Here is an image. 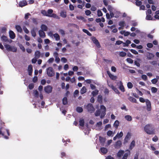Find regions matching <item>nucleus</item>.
I'll return each instance as SVG.
<instances>
[{
  "mask_svg": "<svg viewBox=\"0 0 159 159\" xmlns=\"http://www.w3.org/2000/svg\"><path fill=\"white\" fill-rule=\"evenodd\" d=\"M39 34L40 37L41 38H44L46 36L45 33L42 30H39Z\"/></svg>",
  "mask_w": 159,
  "mask_h": 159,
  "instance_id": "9b49d317",
  "label": "nucleus"
},
{
  "mask_svg": "<svg viewBox=\"0 0 159 159\" xmlns=\"http://www.w3.org/2000/svg\"><path fill=\"white\" fill-rule=\"evenodd\" d=\"M41 13L44 16L48 17L49 15L47 14V12L45 10H42L41 11Z\"/></svg>",
  "mask_w": 159,
  "mask_h": 159,
  "instance_id": "58836bf2",
  "label": "nucleus"
},
{
  "mask_svg": "<svg viewBox=\"0 0 159 159\" xmlns=\"http://www.w3.org/2000/svg\"><path fill=\"white\" fill-rule=\"evenodd\" d=\"M113 132L111 130H109L107 132V135L109 136H111Z\"/></svg>",
  "mask_w": 159,
  "mask_h": 159,
  "instance_id": "338daca9",
  "label": "nucleus"
},
{
  "mask_svg": "<svg viewBox=\"0 0 159 159\" xmlns=\"http://www.w3.org/2000/svg\"><path fill=\"white\" fill-rule=\"evenodd\" d=\"M128 99L132 102L135 103H137V102L136 99L132 97H129L128 98Z\"/></svg>",
  "mask_w": 159,
  "mask_h": 159,
  "instance_id": "393cba45",
  "label": "nucleus"
},
{
  "mask_svg": "<svg viewBox=\"0 0 159 159\" xmlns=\"http://www.w3.org/2000/svg\"><path fill=\"white\" fill-rule=\"evenodd\" d=\"M105 138L102 137H99V140L101 143H104L105 142Z\"/></svg>",
  "mask_w": 159,
  "mask_h": 159,
  "instance_id": "37998d69",
  "label": "nucleus"
},
{
  "mask_svg": "<svg viewBox=\"0 0 159 159\" xmlns=\"http://www.w3.org/2000/svg\"><path fill=\"white\" fill-rule=\"evenodd\" d=\"M76 18L78 20H82L84 22H86V20L85 19L84 17L81 16H77Z\"/></svg>",
  "mask_w": 159,
  "mask_h": 159,
  "instance_id": "7c9ffc66",
  "label": "nucleus"
},
{
  "mask_svg": "<svg viewBox=\"0 0 159 159\" xmlns=\"http://www.w3.org/2000/svg\"><path fill=\"white\" fill-rule=\"evenodd\" d=\"M17 51V49L16 47L14 46H11V48L10 51L12 52H16Z\"/></svg>",
  "mask_w": 159,
  "mask_h": 159,
  "instance_id": "ea45409f",
  "label": "nucleus"
},
{
  "mask_svg": "<svg viewBox=\"0 0 159 159\" xmlns=\"http://www.w3.org/2000/svg\"><path fill=\"white\" fill-rule=\"evenodd\" d=\"M41 28L42 30L45 31H47L48 28L47 26L44 24H42L41 25Z\"/></svg>",
  "mask_w": 159,
  "mask_h": 159,
  "instance_id": "5701e85b",
  "label": "nucleus"
},
{
  "mask_svg": "<svg viewBox=\"0 0 159 159\" xmlns=\"http://www.w3.org/2000/svg\"><path fill=\"white\" fill-rule=\"evenodd\" d=\"M92 41L93 43H95L96 46L98 47H99L100 46L98 40L96 39L95 37H93L92 38Z\"/></svg>",
  "mask_w": 159,
  "mask_h": 159,
  "instance_id": "9d476101",
  "label": "nucleus"
},
{
  "mask_svg": "<svg viewBox=\"0 0 159 159\" xmlns=\"http://www.w3.org/2000/svg\"><path fill=\"white\" fill-rule=\"evenodd\" d=\"M100 150L101 152L104 154H106L108 152L107 149L104 147L101 148Z\"/></svg>",
  "mask_w": 159,
  "mask_h": 159,
  "instance_id": "4be33fe9",
  "label": "nucleus"
},
{
  "mask_svg": "<svg viewBox=\"0 0 159 159\" xmlns=\"http://www.w3.org/2000/svg\"><path fill=\"white\" fill-rule=\"evenodd\" d=\"M47 73L49 77H52L55 75V72L53 68L51 67H48L47 69Z\"/></svg>",
  "mask_w": 159,
  "mask_h": 159,
  "instance_id": "7ed1b4c3",
  "label": "nucleus"
},
{
  "mask_svg": "<svg viewBox=\"0 0 159 159\" xmlns=\"http://www.w3.org/2000/svg\"><path fill=\"white\" fill-rule=\"evenodd\" d=\"M141 78L144 80L146 81L147 80V76L145 75H143L141 76Z\"/></svg>",
  "mask_w": 159,
  "mask_h": 159,
  "instance_id": "680f3d73",
  "label": "nucleus"
},
{
  "mask_svg": "<svg viewBox=\"0 0 159 159\" xmlns=\"http://www.w3.org/2000/svg\"><path fill=\"white\" fill-rule=\"evenodd\" d=\"M1 40L3 42H7L8 41L7 37L6 36H5V35H2L1 37Z\"/></svg>",
  "mask_w": 159,
  "mask_h": 159,
  "instance_id": "aec40b11",
  "label": "nucleus"
},
{
  "mask_svg": "<svg viewBox=\"0 0 159 159\" xmlns=\"http://www.w3.org/2000/svg\"><path fill=\"white\" fill-rule=\"evenodd\" d=\"M149 63L153 66L157 65V61H150Z\"/></svg>",
  "mask_w": 159,
  "mask_h": 159,
  "instance_id": "6e6d98bb",
  "label": "nucleus"
},
{
  "mask_svg": "<svg viewBox=\"0 0 159 159\" xmlns=\"http://www.w3.org/2000/svg\"><path fill=\"white\" fill-rule=\"evenodd\" d=\"M122 145V143L121 141H117L114 144V147L116 149H119L120 148Z\"/></svg>",
  "mask_w": 159,
  "mask_h": 159,
  "instance_id": "39448f33",
  "label": "nucleus"
},
{
  "mask_svg": "<svg viewBox=\"0 0 159 159\" xmlns=\"http://www.w3.org/2000/svg\"><path fill=\"white\" fill-rule=\"evenodd\" d=\"M146 19L148 20H152L153 18L150 15H147Z\"/></svg>",
  "mask_w": 159,
  "mask_h": 159,
  "instance_id": "09e8293b",
  "label": "nucleus"
},
{
  "mask_svg": "<svg viewBox=\"0 0 159 159\" xmlns=\"http://www.w3.org/2000/svg\"><path fill=\"white\" fill-rule=\"evenodd\" d=\"M126 61L128 63L130 64H132L133 62V60L130 58H127Z\"/></svg>",
  "mask_w": 159,
  "mask_h": 159,
  "instance_id": "4d7b16f0",
  "label": "nucleus"
},
{
  "mask_svg": "<svg viewBox=\"0 0 159 159\" xmlns=\"http://www.w3.org/2000/svg\"><path fill=\"white\" fill-rule=\"evenodd\" d=\"M82 30L83 32L86 33L89 36H92V34L87 30L84 29Z\"/></svg>",
  "mask_w": 159,
  "mask_h": 159,
  "instance_id": "f704fd0d",
  "label": "nucleus"
},
{
  "mask_svg": "<svg viewBox=\"0 0 159 159\" xmlns=\"http://www.w3.org/2000/svg\"><path fill=\"white\" fill-rule=\"evenodd\" d=\"M62 103L64 105H66L68 103L67 98L66 97H64L62 99Z\"/></svg>",
  "mask_w": 159,
  "mask_h": 159,
  "instance_id": "a878e982",
  "label": "nucleus"
},
{
  "mask_svg": "<svg viewBox=\"0 0 159 159\" xmlns=\"http://www.w3.org/2000/svg\"><path fill=\"white\" fill-rule=\"evenodd\" d=\"M97 15L98 16H101L103 14L102 11L100 10H98L97 11Z\"/></svg>",
  "mask_w": 159,
  "mask_h": 159,
  "instance_id": "864d4df0",
  "label": "nucleus"
},
{
  "mask_svg": "<svg viewBox=\"0 0 159 159\" xmlns=\"http://www.w3.org/2000/svg\"><path fill=\"white\" fill-rule=\"evenodd\" d=\"M135 3L136 6H140L142 4V2L141 1H139L138 0L136 1Z\"/></svg>",
  "mask_w": 159,
  "mask_h": 159,
  "instance_id": "8fccbe9b",
  "label": "nucleus"
},
{
  "mask_svg": "<svg viewBox=\"0 0 159 159\" xmlns=\"http://www.w3.org/2000/svg\"><path fill=\"white\" fill-rule=\"evenodd\" d=\"M106 111H102L101 112V115L100 116V118L101 119H102L105 116L106 114Z\"/></svg>",
  "mask_w": 159,
  "mask_h": 159,
  "instance_id": "c9c22d12",
  "label": "nucleus"
},
{
  "mask_svg": "<svg viewBox=\"0 0 159 159\" xmlns=\"http://www.w3.org/2000/svg\"><path fill=\"white\" fill-rule=\"evenodd\" d=\"M15 28L17 31L20 33H21L22 32V30L21 26L19 25H16Z\"/></svg>",
  "mask_w": 159,
  "mask_h": 159,
  "instance_id": "412c9836",
  "label": "nucleus"
},
{
  "mask_svg": "<svg viewBox=\"0 0 159 159\" xmlns=\"http://www.w3.org/2000/svg\"><path fill=\"white\" fill-rule=\"evenodd\" d=\"M60 16L62 18H66V12L64 11H61L60 13Z\"/></svg>",
  "mask_w": 159,
  "mask_h": 159,
  "instance_id": "a211bd4d",
  "label": "nucleus"
},
{
  "mask_svg": "<svg viewBox=\"0 0 159 159\" xmlns=\"http://www.w3.org/2000/svg\"><path fill=\"white\" fill-rule=\"evenodd\" d=\"M40 52L39 51H36L35 52V57L37 58H38L40 57Z\"/></svg>",
  "mask_w": 159,
  "mask_h": 159,
  "instance_id": "bb28decb",
  "label": "nucleus"
},
{
  "mask_svg": "<svg viewBox=\"0 0 159 159\" xmlns=\"http://www.w3.org/2000/svg\"><path fill=\"white\" fill-rule=\"evenodd\" d=\"M102 96L101 95H99L98 97V101L100 103H102Z\"/></svg>",
  "mask_w": 159,
  "mask_h": 159,
  "instance_id": "c756f323",
  "label": "nucleus"
},
{
  "mask_svg": "<svg viewBox=\"0 0 159 159\" xmlns=\"http://www.w3.org/2000/svg\"><path fill=\"white\" fill-rule=\"evenodd\" d=\"M34 96L36 98H38L39 97V93L38 92L37 90H35L34 92Z\"/></svg>",
  "mask_w": 159,
  "mask_h": 159,
  "instance_id": "3c124183",
  "label": "nucleus"
},
{
  "mask_svg": "<svg viewBox=\"0 0 159 159\" xmlns=\"http://www.w3.org/2000/svg\"><path fill=\"white\" fill-rule=\"evenodd\" d=\"M158 81V80L157 79L154 78L151 80L152 83L153 84H156Z\"/></svg>",
  "mask_w": 159,
  "mask_h": 159,
  "instance_id": "052dcab7",
  "label": "nucleus"
},
{
  "mask_svg": "<svg viewBox=\"0 0 159 159\" xmlns=\"http://www.w3.org/2000/svg\"><path fill=\"white\" fill-rule=\"evenodd\" d=\"M33 66L31 65H29L28 68V74L29 75H31L33 72Z\"/></svg>",
  "mask_w": 159,
  "mask_h": 159,
  "instance_id": "1a4fd4ad",
  "label": "nucleus"
},
{
  "mask_svg": "<svg viewBox=\"0 0 159 159\" xmlns=\"http://www.w3.org/2000/svg\"><path fill=\"white\" fill-rule=\"evenodd\" d=\"M135 142L134 140H133L131 142L130 144L129 149L130 150H132L133 148L135 146Z\"/></svg>",
  "mask_w": 159,
  "mask_h": 159,
  "instance_id": "dca6fc26",
  "label": "nucleus"
},
{
  "mask_svg": "<svg viewBox=\"0 0 159 159\" xmlns=\"http://www.w3.org/2000/svg\"><path fill=\"white\" fill-rule=\"evenodd\" d=\"M126 152H128L124 154L122 159H127L128 155L130 153V151L129 150H126Z\"/></svg>",
  "mask_w": 159,
  "mask_h": 159,
  "instance_id": "2eb2a0df",
  "label": "nucleus"
},
{
  "mask_svg": "<svg viewBox=\"0 0 159 159\" xmlns=\"http://www.w3.org/2000/svg\"><path fill=\"white\" fill-rule=\"evenodd\" d=\"M130 51H131V52H132L135 55H137L138 54V52L136 51L134 49H130Z\"/></svg>",
  "mask_w": 159,
  "mask_h": 159,
  "instance_id": "5fc2aeb1",
  "label": "nucleus"
},
{
  "mask_svg": "<svg viewBox=\"0 0 159 159\" xmlns=\"http://www.w3.org/2000/svg\"><path fill=\"white\" fill-rule=\"evenodd\" d=\"M5 47L7 50L8 51H10L11 46L7 44L5 45Z\"/></svg>",
  "mask_w": 159,
  "mask_h": 159,
  "instance_id": "a19ab883",
  "label": "nucleus"
},
{
  "mask_svg": "<svg viewBox=\"0 0 159 159\" xmlns=\"http://www.w3.org/2000/svg\"><path fill=\"white\" fill-rule=\"evenodd\" d=\"M125 118L126 120L130 121L132 120V117L129 115H126L125 116Z\"/></svg>",
  "mask_w": 159,
  "mask_h": 159,
  "instance_id": "4c0bfd02",
  "label": "nucleus"
},
{
  "mask_svg": "<svg viewBox=\"0 0 159 159\" xmlns=\"http://www.w3.org/2000/svg\"><path fill=\"white\" fill-rule=\"evenodd\" d=\"M76 110V111L79 113H81L83 111L82 108L80 107H77Z\"/></svg>",
  "mask_w": 159,
  "mask_h": 159,
  "instance_id": "e433bc0d",
  "label": "nucleus"
},
{
  "mask_svg": "<svg viewBox=\"0 0 159 159\" xmlns=\"http://www.w3.org/2000/svg\"><path fill=\"white\" fill-rule=\"evenodd\" d=\"M27 2L26 1H20L19 3V6L20 7H22L27 5Z\"/></svg>",
  "mask_w": 159,
  "mask_h": 159,
  "instance_id": "f8f14e48",
  "label": "nucleus"
},
{
  "mask_svg": "<svg viewBox=\"0 0 159 159\" xmlns=\"http://www.w3.org/2000/svg\"><path fill=\"white\" fill-rule=\"evenodd\" d=\"M101 113V111L99 110H97L95 113V115L96 116H99Z\"/></svg>",
  "mask_w": 159,
  "mask_h": 159,
  "instance_id": "49530a36",
  "label": "nucleus"
},
{
  "mask_svg": "<svg viewBox=\"0 0 159 159\" xmlns=\"http://www.w3.org/2000/svg\"><path fill=\"white\" fill-rule=\"evenodd\" d=\"M48 17H53L54 18H56L57 19H59L60 18L59 16L54 13H52L51 15H49Z\"/></svg>",
  "mask_w": 159,
  "mask_h": 159,
  "instance_id": "f3484780",
  "label": "nucleus"
},
{
  "mask_svg": "<svg viewBox=\"0 0 159 159\" xmlns=\"http://www.w3.org/2000/svg\"><path fill=\"white\" fill-rule=\"evenodd\" d=\"M53 10L52 9H49L47 11V14L48 15H51L52 14Z\"/></svg>",
  "mask_w": 159,
  "mask_h": 159,
  "instance_id": "e2e57ef3",
  "label": "nucleus"
},
{
  "mask_svg": "<svg viewBox=\"0 0 159 159\" xmlns=\"http://www.w3.org/2000/svg\"><path fill=\"white\" fill-rule=\"evenodd\" d=\"M87 91V89L86 87L84 86H83L81 89L80 90V93L81 94H83L85 93Z\"/></svg>",
  "mask_w": 159,
  "mask_h": 159,
  "instance_id": "b1692460",
  "label": "nucleus"
},
{
  "mask_svg": "<svg viewBox=\"0 0 159 159\" xmlns=\"http://www.w3.org/2000/svg\"><path fill=\"white\" fill-rule=\"evenodd\" d=\"M107 9L110 12L112 11L113 10V8L110 5L108 6Z\"/></svg>",
  "mask_w": 159,
  "mask_h": 159,
  "instance_id": "13d9d810",
  "label": "nucleus"
},
{
  "mask_svg": "<svg viewBox=\"0 0 159 159\" xmlns=\"http://www.w3.org/2000/svg\"><path fill=\"white\" fill-rule=\"evenodd\" d=\"M131 134L129 132H128L126 135L124 141V143L125 144L128 142L129 140L130 139L131 137Z\"/></svg>",
  "mask_w": 159,
  "mask_h": 159,
  "instance_id": "6e6552de",
  "label": "nucleus"
},
{
  "mask_svg": "<svg viewBox=\"0 0 159 159\" xmlns=\"http://www.w3.org/2000/svg\"><path fill=\"white\" fill-rule=\"evenodd\" d=\"M119 122L118 120H116L114 122L113 124V126L116 128H117L119 126Z\"/></svg>",
  "mask_w": 159,
  "mask_h": 159,
  "instance_id": "2f4dec72",
  "label": "nucleus"
},
{
  "mask_svg": "<svg viewBox=\"0 0 159 159\" xmlns=\"http://www.w3.org/2000/svg\"><path fill=\"white\" fill-rule=\"evenodd\" d=\"M119 25L120 26L124 27L125 25V23L124 21H121L119 22Z\"/></svg>",
  "mask_w": 159,
  "mask_h": 159,
  "instance_id": "c03bdc74",
  "label": "nucleus"
},
{
  "mask_svg": "<svg viewBox=\"0 0 159 159\" xmlns=\"http://www.w3.org/2000/svg\"><path fill=\"white\" fill-rule=\"evenodd\" d=\"M52 88L50 85H48L44 87V90L46 93H51L52 90Z\"/></svg>",
  "mask_w": 159,
  "mask_h": 159,
  "instance_id": "0eeeda50",
  "label": "nucleus"
},
{
  "mask_svg": "<svg viewBox=\"0 0 159 159\" xmlns=\"http://www.w3.org/2000/svg\"><path fill=\"white\" fill-rule=\"evenodd\" d=\"M146 104L147 110L148 111H150L151 110V103L150 101L148 99H146Z\"/></svg>",
  "mask_w": 159,
  "mask_h": 159,
  "instance_id": "423d86ee",
  "label": "nucleus"
},
{
  "mask_svg": "<svg viewBox=\"0 0 159 159\" xmlns=\"http://www.w3.org/2000/svg\"><path fill=\"white\" fill-rule=\"evenodd\" d=\"M144 130L148 134H155L154 127L151 124L146 125L144 127Z\"/></svg>",
  "mask_w": 159,
  "mask_h": 159,
  "instance_id": "f257e3e1",
  "label": "nucleus"
},
{
  "mask_svg": "<svg viewBox=\"0 0 159 159\" xmlns=\"http://www.w3.org/2000/svg\"><path fill=\"white\" fill-rule=\"evenodd\" d=\"M116 134H118L117 136L118 138H120L123 135V133L122 131H121L119 134L118 133H117Z\"/></svg>",
  "mask_w": 159,
  "mask_h": 159,
  "instance_id": "0e129e2a",
  "label": "nucleus"
},
{
  "mask_svg": "<svg viewBox=\"0 0 159 159\" xmlns=\"http://www.w3.org/2000/svg\"><path fill=\"white\" fill-rule=\"evenodd\" d=\"M124 153V151L121 150H120L117 153V157H120L123 155Z\"/></svg>",
  "mask_w": 159,
  "mask_h": 159,
  "instance_id": "ddd939ff",
  "label": "nucleus"
},
{
  "mask_svg": "<svg viewBox=\"0 0 159 159\" xmlns=\"http://www.w3.org/2000/svg\"><path fill=\"white\" fill-rule=\"evenodd\" d=\"M9 34V36L11 39H13L15 38L16 36L15 34L12 31H10Z\"/></svg>",
  "mask_w": 159,
  "mask_h": 159,
  "instance_id": "4468645a",
  "label": "nucleus"
},
{
  "mask_svg": "<svg viewBox=\"0 0 159 159\" xmlns=\"http://www.w3.org/2000/svg\"><path fill=\"white\" fill-rule=\"evenodd\" d=\"M158 140V138L157 136L155 135L153 138L152 139V140L154 142H157Z\"/></svg>",
  "mask_w": 159,
  "mask_h": 159,
  "instance_id": "774afa93",
  "label": "nucleus"
},
{
  "mask_svg": "<svg viewBox=\"0 0 159 159\" xmlns=\"http://www.w3.org/2000/svg\"><path fill=\"white\" fill-rule=\"evenodd\" d=\"M53 36L57 41L59 40L60 39V37L59 34L57 33L53 34Z\"/></svg>",
  "mask_w": 159,
  "mask_h": 159,
  "instance_id": "cd10ccee",
  "label": "nucleus"
},
{
  "mask_svg": "<svg viewBox=\"0 0 159 159\" xmlns=\"http://www.w3.org/2000/svg\"><path fill=\"white\" fill-rule=\"evenodd\" d=\"M119 55L120 57H123L126 56V53L125 52L121 51L120 52Z\"/></svg>",
  "mask_w": 159,
  "mask_h": 159,
  "instance_id": "473e14b6",
  "label": "nucleus"
},
{
  "mask_svg": "<svg viewBox=\"0 0 159 159\" xmlns=\"http://www.w3.org/2000/svg\"><path fill=\"white\" fill-rule=\"evenodd\" d=\"M85 108L90 113H92L95 111V109L93 104L91 103H88L85 106Z\"/></svg>",
  "mask_w": 159,
  "mask_h": 159,
  "instance_id": "f03ea898",
  "label": "nucleus"
},
{
  "mask_svg": "<svg viewBox=\"0 0 159 159\" xmlns=\"http://www.w3.org/2000/svg\"><path fill=\"white\" fill-rule=\"evenodd\" d=\"M34 85L33 83H30L29 84L28 86V88L29 89L31 90L33 89L34 88Z\"/></svg>",
  "mask_w": 159,
  "mask_h": 159,
  "instance_id": "603ef678",
  "label": "nucleus"
},
{
  "mask_svg": "<svg viewBox=\"0 0 159 159\" xmlns=\"http://www.w3.org/2000/svg\"><path fill=\"white\" fill-rule=\"evenodd\" d=\"M84 121L83 119H81L79 120V125L82 126L83 127L84 125Z\"/></svg>",
  "mask_w": 159,
  "mask_h": 159,
  "instance_id": "c85d7f7f",
  "label": "nucleus"
},
{
  "mask_svg": "<svg viewBox=\"0 0 159 159\" xmlns=\"http://www.w3.org/2000/svg\"><path fill=\"white\" fill-rule=\"evenodd\" d=\"M146 56L148 60H152L154 57L155 55L152 53L147 52L146 53Z\"/></svg>",
  "mask_w": 159,
  "mask_h": 159,
  "instance_id": "20e7f679",
  "label": "nucleus"
},
{
  "mask_svg": "<svg viewBox=\"0 0 159 159\" xmlns=\"http://www.w3.org/2000/svg\"><path fill=\"white\" fill-rule=\"evenodd\" d=\"M109 77L111 80H115L116 79V77L112 74H110Z\"/></svg>",
  "mask_w": 159,
  "mask_h": 159,
  "instance_id": "a18cd8bd",
  "label": "nucleus"
},
{
  "mask_svg": "<svg viewBox=\"0 0 159 159\" xmlns=\"http://www.w3.org/2000/svg\"><path fill=\"white\" fill-rule=\"evenodd\" d=\"M98 93V91L97 89H96L92 92V94L93 96H95Z\"/></svg>",
  "mask_w": 159,
  "mask_h": 159,
  "instance_id": "72a5a7b5",
  "label": "nucleus"
},
{
  "mask_svg": "<svg viewBox=\"0 0 159 159\" xmlns=\"http://www.w3.org/2000/svg\"><path fill=\"white\" fill-rule=\"evenodd\" d=\"M120 85L119 86V89L121 90V91L122 92H124L125 91V89L121 81H120Z\"/></svg>",
  "mask_w": 159,
  "mask_h": 159,
  "instance_id": "6ab92c4d",
  "label": "nucleus"
},
{
  "mask_svg": "<svg viewBox=\"0 0 159 159\" xmlns=\"http://www.w3.org/2000/svg\"><path fill=\"white\" fill-rule=\"evenodd\" d=\"M147 47L149 48H151L153 47V45L152 43H148L147 44Z\"/></svg>",
  "mask_w": 159,
  "mask_h": 159,
  "instance_id": "69168bd1",
  "label": "nucleus"
},
{
  "mask_svg": "<svg viewBox=\"0 0 159 159\" xmlns=\"http://www.w3.org/2000/svg\"><path fill=\"white\" fill-rule=\"evenodd\" d=\"M151 91L153 93H156L157 91V89L155 87H152L151 89Z\"/></svg>",
  "mask_w": 159,
  "mask_h": 159,
  "instance_id": "de8ad7c7",
  "label": "nucleus"
},
{
  "mask_svg": "<svg viewBox=\"0 0 159 159\" xmlns=\"http://www.w3.org/2000/svg\"><path fill=\"white\" fill-rule=\"evenodd\" d=\"M133 84L131 82H129L127 84V86L128 88L131 89L133 87Z\"/></svg>",
  "mask_w": 159,
  "mask_h": 159,
  "instance_id": "bf43d9fd",
  "label": "nucleus"
},
{
  "mask_svg": "<svg viewBox=\"0 0 159 159\" xmlns=\"http://www.w3.org/2000/svg\"><path fill=\"white\" fill-rule=\"evenodd\" d=\"M31 35L32 36L34 37H35L36 36V33L35 32V30L34 29H33L31 30Z\"/></svg>",
  "mask_w": 159,
  "mask_h": 159,
  "instance_id": "79ce46f5",
  "label": "nucleus"
}]
</instances>
